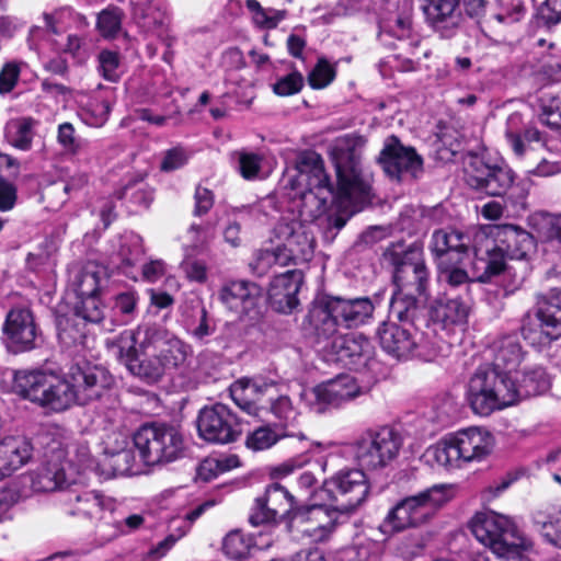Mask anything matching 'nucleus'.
I'll return each instance as SVG.
<instances>
[{"mask_svg":"<svg viewBox=\"0 0 561 561\" xmlns=\"http://www.w3.org/2000/svg\"><path fill=\"white\" fill-rule=\"evenodd\" d=\"M362 393L355 378L350 375H339L313 389L316 400L320 404L339 407Z\"/></svg>","mask_w":561,"mask_h":561,"instance_id":"2f4dec72","label":"nucleus"},{"mask_svg":"<svg viewBox=\"0 0 561 561\" xmlns=\"http://www.w3.org/2000/svg\"><path fill=\"white\" fill-rule=\"evenodd\" d=\"M523 116L519 113H513L506 122L505 136L517 157H523L527 150L524 140L539 141L540 133L535 128H528L523 131Z\"/></svg>","mask_w":561,"mask_h":561,"instance_id":"79ce46f5","label":"nucleus"},{"mask_svg":"<svg viewBox=\"0 0 561 561\" xmlns=\"http://www.w3.org/2000/svg\"><path fill=\"white\" fill-rule=\"evenodd\" d=\"M36 121L32 117L10 119L4 127L5 140L20 150L31 149Z\"/></svg>","mask_w":561,"mask_h":561,"instance_id":"c03bdc74","label":"nucleus"},{"mask_svg":"<svg viewBox=\"0 0 561 561\" xmlns=\"http://www.w3.org/2000/svg\"><path fill=\"white\" fill-rule=\"evenodd\" d=\"M488 248L479 245L476 239V227L472 228V252L476 257L478 274H474V279L480 283H488L492 277L500 275L506 270V260L508 256L500 248Z\"/></svg>","mask_w":561,"mask_h":561,"instance_id":"473e14b6","label":"nucleus"},{"mask_svg":"<svg viewBox=\"0 0 561 561\" xmlns=\"http://www.w3.org/2000/svg\"><path fill=\"white\" fill-rule=\"evenodd\" d=\"M377 335L382 350L393 357L400 359L412 356L417 335L413 325L389 320L379 327Z\"/></svg>","mask_w":561,"mask_h":561,"instance_id":"a878e982","label":"nucleus"},{"mask_svg":"<svg viewBox=\"0 0 561 561\" xmlns=\"http://www.w3.org/2000/svg\"><path fill=\"white\" fill-rule=\"evenodd\" d=\"M538 4V15L546 25L561 22V0H533Z\"/></svg>","mask_w":561,"mask_h":561,"instance_id":"774afa93","label":"nucleus"},{"mask_svg":"<svg viewBox=\"0 0 561 561\" xmlns=\"http://www.w3.org/2000/svg\"><path fill=\"white\" fill-rule=\"evenodd\" d=\"M516 387L519 390V399L537 396L550 388V379L542 367H534L524 373L519 385H516Z\"/></svg>","mask_w":561,"mask_h":561,"instance_id":"864d4df0","label":"nucleus"},{"mask_svg":"<svg viewBox=\"0 0 561 561\" xmlns=\"http://www.w3.org/2000/svg\"><path fill=\"white\" fill-rule=\"evenodd\" d=\"M89 182V176L84 172H76L66 181L53 184L47 190V197L53 209H59L68 199L83 190Z\"/></svg>","mask_w":561,"mask_h":561,"instance_id":"a19ab883","label":"nucleus"},{"mask_svg":"<svg viewBox=\"0 0 561 561\" xmlns=\"http://www.w3.org/2000/svg\"><path fill=\"white\" fill-rule=\"evenodd\" d=\"M430 250L440 261L455 253L459 255L457 263H461L462 257L472 251V228L466 233L451 229L435 230L431 237Z\"/></svg>","mask_w":561,"mask_h":561,"instance_id":"c756f323","label":"nucleus"},{"mask_svg":"<svg viewBox=\"0 0 561 561\" xmlns=\"http://www.w3.org/2000/svg\"><path fill=\"white\" fill-rule=\"evenodd\" d=\"M474 538L500 558H514L533 550V542L505 515L493 511L477 513L470 520Z\"/></svg>","mask_w":561,"mask_h":561,"instance_id":"423d86ee","label":"nucleus"},{"mask_svg":"<svg viewBox=\"0 0 561 561\" xmlns=\"http://www.w3.org/2000/svg\"><path fill=\"white\" fill-rule=\"evenodd\" d=\"M341 513L322 504L304 505L295 510L291 523L301 537L320 543L329 541L336 531Z\"/></svg>","mask_w":561,"mask_h":561,"instance_id":"f3484780","label":"nucleus"},{"mask_svg":"<svg viewBox=\"0 0 561 561\" xmlns=\"http://www.w3.org/2000/svg\"><path fill=\"white\" fill-rule=\"evenodd\" d=\"M385 260L394 268L393 283L397 290L417 296L426 295L430 272L425 265L421 245L393 244L386 250Z\"/></svg>","mask_w":561,"mask_h":561,"instance_id":"9b49d317","label":"nucleus"},{"mask_svg":"<svg viewBox=\"0 0 561 561\" xmlns=\"http://www.w3.org/2000/svg\"><path fill=\"white\" fill-rule=\"evenodd\" d=\"M335 78V69L324 58H320L308 75V83L312 89H323Z\"/></svg>","mask_w":561,"mask_h":561,"instance_id":"e2e57ef3","label":"nucleus"},{"mask_svg":"<svg viewBox=\"0 0 561 561\" xmlns=\"http://www.w3.org/2000/svg\"><path fill=\"white\" fill-rule=\"evenodd\" d=\"M219 298L228 309L244 316L257 307L261 288L252 282L234 280L221 288Z\"/></svg>","mask_w":561,"mask_h":561,"instance_id":"cd10ccee","label":"nucleus"},{"mask_svg":"<svg viewBox=\"0 0 561 561\" xmlns=\"http://www.w3.org/2000/svg\"><path fill=\"white\" fill-rule=\"evenodd\" d=\"M33 456L30 440L19 436L0 439V481L27 465Z\"/></svg>","mask_w":561,"mask_h":561,"instance_id":"7c9ffc66","label":"nucleus"},{"mask_svg":"<svg viewBox=\"0 0 561 561\" xmlns=\"http://www.w3.org/2000/svg\"><path fill=\"white\" fill-rule=\"evenodd\" d=\"M187 325L191 335L198 341H204L215 332V323L208 317V312L203 304L196 307L195 316L192 317Z\"/></svg>","mask_w":561,"mask_h":561,"instance_id":"13d9d810","label":"nucleus"},{"mask_svg":"<svg viewBox=\"0 0 561 561\" xmlns=\"http://www.w3.org/2000/svg\"><path fill=\"white\" fill-rule=\"evenodd\" d=\"M443 279L453 288H458L470 283L478 282L474 274H478L479 267L473 263L472 274L470 275L463 267L445 261L438 263Z\"/></svg>","mask_w":561,"mask_h":561,"instance_id":"4d7b16f0","label":"nucleus"},{"mask_svg":"<svg viewBox=\"0 0 561 561\" xmlns=\"http://www.w3.org/2000/svg\"><path fill=\"white\" fill-rule=\"evenodd\" d=\"M316 342L328 362L339 363L348 369L363 370L374 362L375 347L362 334L337 332L328 339L316 336Z\"/></svg>","mask_w":561,"mask_h":561,"instance_id":"ddd939ff","label":"nucleus"},{"mask_svg":"<svg viewBox=\"0 0 561 561\" xmlns=\"http://www.w3.org/2000/svg\"><path fill=\"white\" fill-rule=\"evenodd\" d=\"M297 507L295 497L283 485L272 483L266 486L264 495L255 500L249 520L253 526L276 523L284 517L293 522Z\"/></svg>","mask_w":561,"mask_h":561,"instance_id":"aec40b11","label":"nucleus"},{"mask_svg":"<svg viewBox=\"0 0 561 561\" xmlns=\"http://www.w3.org/2000/svg\"><path fill=\"white\" fill-rule=\"evenodd\" d=\"M122 26V12L117 8H108L98 15L96 27L103 37H115Z\"/></svg>","mask_w":561,"mask_h":561,"instance_id":"052dcab7","label":"nucleus"},{"mask_svg":"<svg viewBox=\"0 0 561 561\" xmlns=\"http://www.w3.org/2000/svg\"><path fill=\"white\" fill-rule=\"evenodd\" d=\"M106 344L127 370L147 385L183 369L192 355L188 344L159 325L125 330Z\"/></svg>","mask_w":561,"mask_h":561,"instance_id":"f03ea898","label":"nucleus"},{"mask_svg":"<svg viewBox=\"0 0 561 561\" xmlns=\"http://www.w3.org/2000/svg\"><path fill=\"white\" fill-rule=\"evenodd\" d=\"M450 352V345L435 334L416 335V345L412 355L426 360L433 362L438 357H446Z\"/></svg>","mask_w":561,"mask_h":561,"instance_id":"de8ad7c7","label":"nucleus"},{"mask_svg":"<svg viewBox=\"0 0 561 561\" xmlns=\"http://www.w3.org/2000/svg\"><path fill=\"white\" fill-rule=\"evenodd\" d=\"M374 304L367 297L343 298L339 296L320 300L310 309L308 318L316 336L330 337L339 327L356 328L373 317Z\"/></svg>","mask_w":561,"mask_h":561,"instance_id":"20e7f679","label":"nucleus"},{"mask_svg":"<svg viewBox=\"0 0 561 561\" xmlns=\"http://www.w3.org/2000/svg\"><path fill=\"white\" fill-rule=\"evenodd\" d=\"M451 499L447 485H433L415 495L407 496L383 518L380 530L390 535L428 523Z\"/></svg>","mask_w":561,"mask_h":561,"instance_id":"0eeeda50","label":"nucleus"},{"mask_svg":"<svg viewBox=\"0 0 561 561\" xmlns=\"http://www.w3.org/2000/svg\"><path fill=\"white\" fill-rule=\"evenodd\" d=\"M105 307L99 295L78 298L75 305V317L85 322L100 323L104 319Z\"/></svg>","mask_w":561,"mask_h":561,"instance_id":"6e6d98bb","label":"nucleus"},{"mask_svg":"<svg viewBox=\"0 0 561 561\" xmlns=\"http://www.w3.org/2000/svg\"><path fill=\"white\" fill-rule=\"evenodd\" d=\"M98 59L101 76L107 81L116 82L122 75L119 54L112 50H102Z\"/></svg>","mask_w":561,"mask_h":561,"instance_id":"680f3d73","label":"nucleus"},{"mask_svg":"<svg viewBox=\"0 0 561 561\" xmlns=\"http://www.w3.org/2000/svg\"><path fill=\"white\" fill-rule=\"evenodd\" d=\"M68 514L98 524H105L110 513H115L116 500L96 491L69 493L67 497Z\"/></svg>","mask_w":561,"mask_h":561,"instance_id":"5701e85b","label":"nucleus"},{"mask_svg":"<svg viewBox=\"0 0 561 561\" xmlns=\"http://www.w3.org/2000/svg\"><path fill=\"white\" fill-rule=\"evenodd\" d=\"M537 307L539 314L546 321V330H549L552 337L557 339L561 335V293L539 299Z\"/></svg>","mask_w":561,"mask_h":561,"instance_id":"09e8293b","label":"nucleus"},{"mask_svg":"<svg viewBox=\"0 0 561 561\" xmlns=\"http://www.w3.org/2000/svg\"><path fill=\"white\" fill-rule=\"evenodd\" d=\"M146 522V517L140 513L125 515L121 504L116 502L115 513L108 515L105 524L96 525V535L102 542H108L119 536H126L140 529Z\"/></svg>","mask_w":561,"mask_h":561,"instance_id":"72a5a7b5","label":"nucleus"},{"mask_svg":"<svg viewBox=\"0 0 561 561\" xmlns=\"http://www.w3.org/2000/svg\"><path fill=\"white\" fill-rule=\"evenodd\" d=\"M196 424L198 436L213 444H230L242 434L237 414L222 403L204 407L198 413Z\"/></svg>","mask_w":561,"mask_h":561,"instance_id":"2eb2a0df","label":"nucleus"},{"mask_svg":"<svg viewBox=\"0 0 561 561\" xmlns=\"http://www.w3.org/2000/svg\"><path fill=\"white\" fill-rule=\"evenodd\" d=\"M494 447L490 432L480 427H469L448 436L431 448V453L440 466L459 467L461 462L481 461Z\"/></svg>","mask_w":561,"mask_h":561,"instance_id":"9d476101","label":"nucleus"},{"mask_svg":"<svg viewBox=\"0 0 561 561\" xmlns=\"http://www.w3.org/2000/svg\"><path fill=\"white\" fill-rule=\"evenodd\" d=\"M516 377L507 373L482 365L476 369L467 386L466 398L472 411L488 416L494 411L503 410L519 400Z\"/></svg>","mask_w":561,"mask_h":561,"instance_id":"7ed1b4c3","label":"nucleus"},{"mask_svg":"<svg viewBox=\"0 0 561 561\" xmlns=\"http://www.w3.org/2000/svg\"><path fill=\"white\" fill-rule=\"evenodd\" d=\"M284 437H296L300 440L306 439L302 432L280 431L279 428H272L271 426H260L248 435L245 445L249 449L260 451L271 448Z\"/></svg>","mask_w":561,"mask_h":561,"instance_id":"37998d69","label":"nucleus"},{"mask_svg":"<svg viewBox=\"0 0 561 561\" xmlns=\"http://www.w3.org/2000/svg\"><path fill=\"white\" fill-rule=\"evenodd\" d=\"M245 8L251 13L252 23L261 30L276 28L286 16V11L263 8L257 0H245Z\"/></svg>","mask_w":561,"mask_h":561,"instance_id":"3c124183","label":"nucleus"},{"mask_svg":"<svg viewBox=\"0 0 561 561\" xmlns=\"http://www.w3.org/2000/svg\"><path fill=\"white\" fill-rule=\"evenodd\" d=\"M304 87V78L298 71H294L280 79L274 85L273 91L280 96H289L298 93Z\"/></svg>","mask_w":561,"mask_h":561,"instance_id":"338daca9","label":"nucleus"},{"mask_svg":"<svg viewBox=\"0 0 561 561\" xmlns=\"http://www.w3.org/2000/svg\"><path fill=\"white\" fill-rule=\"evenodd\" d=\"M238 161V170L243 179L253 180L257 176L261 164L262 157L254 152L248 151H238L234 153Z\"/></svg>","mask_w":561,"mask_h":561,"instance_id":"0e129e2a","label":"nucleus"},{"mask_svg":"<svg viewBox=\"0 0 561 561\" xmlns=\"http://www.w3.org/2000/svg\"><path fill=\"white\" fill-rule=\"evenodd\" d=\"M379 38L386 44L390 45L389 38H396L404 42L408 39L413 41V27L410 12H391L382 18L379 23Z\"/></svg>","mask_w":561,"mask_h":561,"instance_id":"ea45409f","label":"nucleus"},{"mask_svg":"<svg viewBox=\"0 0 561 561\" xmlns=\"http://www.w3.org/2000/svg\"><path fill=\"white\" fill-rule=\"evenodd\" d=\"M465 181L473 190L490 196L506 197L512 204L522 203L528 195L523 183L507 165L488 164L477 156L465 161Z\"/></svg>","mask_w":561,"mask_h":561,"instance_id":"1a4fd4ad","label":"nucleus"},{"mask_svg":"<svg viewBox=\"0 0 561 561\" xmlns=\"http://www.w3.org/2000/svg\"><path fill=\"white\" fill-rule=\"evenodd\" d=\"M118 198H127L135 205L148 207L153 197L152 192L149 191L144 184L133 182L123 187Z\"/></svg>","mask_w":561,"mask_h":561,"instance_id":"69168bd1","label":"nucleus"},{"mask_svg":"<svg viewBox=\"0 0 561 561\" xmlns=\"http://www.w3.org/2000/svg\"><path fill=\"white\" fill-rule=\"evenodd\" d=\"M13 388L22 398L50 412H62L77 404L66 376L54 371H16Z\"/></svg>","mask_w":561,"mask_h":561,"instance_id":"39448f33","label":"nucleus"},{"mask_svg":"<svg viewBox=\"0 0 561 561\" xmlns=\"http://www.w3.org/2000/svg\"><path fill=\"white\" fill-rule=\"evenodd\" d=\"M107 268L94 261L87 262L71 278V287L77 298L99 295L107 280Z\"/></svg>","mask_w":561,"mask_h":561,"instance_id":"e433bc0d","label":"nucleus"},{"mask_svg":"<svg viewBox=\"0 0 561 561\" xmlns=\"http://www.w3.org/2000/svg\"><path fill=\"white\" fill-rule=\"evenodd\" d=\"M277 237L282 240L278 245L287 265L307 263L314 250L313 234L301 222L293 221L278 225Z\"/></svg>","mask_w":561,"mask_h":561,"instance_id":"4be33fe9","label":"nucleus"},{"mask_svg":"<svg viewBox=\"0 0 561 561\" xmlns=\"http://www.w3.org/2000/svg\"><path fill=\"white\" fill-rule=\"evenodd\" d=\"M534 522L547 541L561 548V510L538 512Z\"/></svg>","mask_w":561,"mask_h":561,"instance_id":"8fccbe9b","label":"nucleus"},{"mask_svg":"<svg viewBox=\"0 0 561 561\" xmlns=\"http://www.w3.org/2000/svg\"><path fill=\"white\" fill-rule=\"evenodd\" d=\"M366 141L364 136L357 134L344 135L336 139L334 148L336 190L330 183L319 153L311 150L304 151L296 162L300 181L306 182L308 191L323 202L331 196L335 206L348 217L359 211L373 198L371 178L360 167L362 151Z\"/></svg>","mask_w":561,"mask_h":561,"instance_id":"f257e3e1","label":"nucleus"},{"mask_svg":"<svg viewBox=\"0 0 561 561\" xmlns=\"http://www.w3.org/2000/svg\"><path fill=\"white\" fill-rule=\"evenodd\" d=\"M493 363L489 365L492 368L507 373L513 377V373L520 364L523 351L516 335H504L495 340L491 345Z\"/></svg>","mask_w":561,"mask_h":561,"instance_id":"c9c22d12","label":"nucleus"},{"mask_svg":"<svg viewBox=\"0 0 561 561\" xmlns=\"http://www.w3.org/2000/svg\"><path fill=\"white\" fill-rule=\"evenodd\" d=\"M325 488L336 508L342 513H351L362 505L369 493V484L364 469L344 468L328 481Z\"/></svg>","mask_w":561,"mask_h":561,"instance_id":"a211bd4d","label":"nucleus"},{"mask_svg":"<svg viewBox=\"0 0 561 561\" xmlns=\"http://www.w3.org/2000/svg\"><path fill=\"white\" fill-rule=\"evenodd\" d=\"M304 280L302 272L290 270L273 278L268 288L271 306L278 312H291L298 305L297 294Z\"/></svg>","mask_w":561,"mask_h":561,"instance_id":"bb28decb","label":"nucleus"},{"mask_svg":"<svg viewBox=\"0 0 561 561\" xmlns=\"http://www.w3.org/2000/svg\"><path fill=\"white\" fill-rule=\"evenodd\" d=\"M270 405L265 410H270L272 414L278 420V427L280 431H291L298 420V411L293 405L291 400L287 396H278L268 399Z\"/></svg>","mask_w":561,"mask_h":561,"instance_id":"603ef678","label":"nucleus"},{"mask_svg":"<svg viewBox=\"0 0 561 561\" xmlns=\"http://www.w3.org/2000/svg\"><path fill=\"white\" fill-rule=\"evenodd\" d=\"M3 331L9 346L15 353L30 351L36 346L37 329L28 309H12L7 316Z\"/></svg>","mask_w":561,"mask_h":561,"instance_id":"b1692460","label":"nucleus"},{"mask_svg":"<svg viewBox=\"0 0 561 561\" xmlns=\"http://www.w3.org/2000/svg\"><path fill=\"white\" fill-rule=\"evenodd\" d=\"M49 451L56 454V458L62 461L65 466L73 467L78 471L94 469L99 466L84 443H61L53 439L49 443Z\"/></svg>","mask_w":561,"mask_h":561,"instance_id":"4c0bfd02","label":"nucleus"},{"mask_svg":"<svg viewBox=\"0 0 561 561\" xmlns=\"http://www.w3.org/2000/svg\"><path fill=\"white\" fill-rule=\"evenodd\" d=\"M530 226L542 241L561 245V214L535 213L530 217Z\"/></svg>","mask_w":561,"mask_h":561,"instance_id":"a18cd8bd","label":"nucleus"},{"mask_svg":"<svg viewBox=\"0 0 561 561\" xmlns=\"http://www.w3.org/2000/svg\"><path fill=\"white\" fill-rule=\"evenodd\" d=\"M276 392V383L264 377H243L230 386V396L244 412L260 416L266 409L265 401Z\"/></svg>","mask_w":561,"mask_h":561,"instance_id":"412c9836","label":"nucleus"},{"mask_svg":"<svg viewBox=\"0 0 561 561\" xmlns=\"http://www.w3.org/2000/svg\"><path fill=\"white\" fill-rule=\"evenodd\" d=\"M77 404L94 401L111 389L115 379L107 368L90 362L76 363L65 374Z\"/></svg>","mask_w":561,"mask_h":561,"instance_id":"dca6fc26","label":"nucleus"},{"mask_svg":"<svg viewBox=\"0 0 561 561\" xmlns=\"http://www.w3.org/2000/svg\"><path fill=\"white\" fill-rule=\"evenodd\" d=\"M417 295L394 289L390 300V320L397 319L402 324L413 325L417 311Z\"/></svg>","mask_w":561,"mask_h":561,"instance_id":"49530a36","label":"nucleus"},{"mask_svg":"<svg viewBox=\"0 0 561 561\" xmlns=\"http://www.w3.org/2000/svg\"><path fill=\"white\" fill-rule=\"evenodd\" d=\"M402 437L391 426H381L363 433L351 444L356 463L366 470L387 467L399 454Z\"/></svg>","mask_w":561,"mask_h":561,"instance_id":"f8f14e48","label":"nucleus"},{"mask_svg":"<svg viewBox=\"0 0 561 561\" xmlns=\"http://www.w3.org/2000/svg\"><path fill=\"white\" fill-rule=\"evenodd\" d=\"M470 309L469 298H443L433 306L432 319L434 322L442 324L444 329L462 327L468 321Z\"/></svg>","mask_w":561,"mask_h":561,"instance_id":"f704fd0d","label":"nucleus"},{"mask_svg":"<svg viewBox=\"0 0 561 561\" xmlns=\"http://www.w3.org/2000/svg\"><path fill=\"white\" fill-rule=\"evenodd\" d=\"M425 15L442 37L455 35L461 22L459 0H426Z\"/></svg>","mask_w":561,"mask_h":561,"instance_id":"c85d7f7f","label":"nucleus"},{"mask_svg":"<svg viewBox=\"0 0 561 561\" xmlns=\"http://www.w3.org/2000/svg\"><path fill=\"white\" fill-rule=\"evenodd\" d=\"M133 442L140 460L147 467L169 465L185 455L183 434L171 425L144 424L134 433Z\"/></svg>","mask_w":561,"mask_h":561,"instance_id":"6e6552de","label":"nucleus"},{"mask_svg":"<svg viewBox=\"0 0 561 561\" xmlns=\"http://www.w3.org/2000/svg\"><path fill=\"white\" fill-rule=\"evenodd\" d=\"M103 472L107 476H136L142 472V461L137 459L131 449H105L101 460Z\"/></svg>","mask_w":561,"mask_h":561,"instance_id":"58836bf2","label":"nucleus"},{"mask_svg":"<svg viewBox=\"0 0 561 561\" xmlns=\"http://www.w3.org/2000/svg\"><path fill=\"white\" fill-rule=\"evenodd\" d=\"M546 321L539 314L538 307L534 310H529L522 320V334L524 339L529 340L531 343H541L543 339L552 340V335L549 330H546Z\"/></svg>","mask_w":561,"mask_h":561,"instance_id":"5fc2aeb1","label":"nucleus"},{"mask_svg":"<svg viewBox=\"0 0 561 561\" xmlns=\"http://www.w3.org/2000/svg\"><path fill=\"white\" fill-rule=\"evenodd\" d=\"M476 239L479 245L500 247L511 260L528 261L537 248L531 233L511 224L476 227Z\"/></svg>","mask_w":561,"mask_h":561,"instance_id":"4468645a","label":"nucleus"},{"mask_svg":"<svg viewBox=\"0 0 561 561\" xmlns=\"http://www.w3.org/2000/svg\"><path fill=\"white\" fill-rule=\"evenodd\" d=\"M45 457V462L24 477L23 480L30 483L32 491L35 493L64 490L70 484V479L66 473L64 462L56 458V454L49 451V443Z\"/></svg>","mask_w":561,"mask_h":561,"instance_id":"393cba45","label":"nucleus"},{"mask_svg":"<svg viewBox=\"0 0 561 561\" xmlns=\"http://www.w3.org/2000/svg\"><path fill=\"white\" fill-rule=\"evenodd\" d=\"M274 265L287 266L278 247L257 251L252 263L253 270L260 275L267 273Z\"/></svg>","mask_w":561,"mask_h":561,"instance_id":"bf43d9fd","label":"nucleus"},{"mask_svg":"<svg viewBox=\"0 0 561 561\" xmlns=\"http://www.w3.org/2000/svg\"><path fill=\"white\" fill-rule=\"evenodd\" d=\"M378 163L391 179L402 181L419 178L423 172V159L411 146H404L396 135L388 136L378 157Z\"/></svg>","mask_w":561,"mask_h":561,"instance_id":"6ab92c4d","label":"nucleus"}]
</instances>
